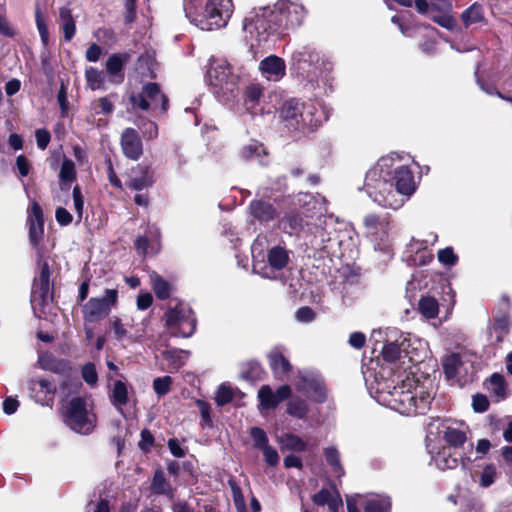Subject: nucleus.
Wrapping results in <instances>:
<instances>
[{"instance_id":"obj_63","label":"nucleus","mask_w":512,"mask_h":512,"mask_svg":"<svg viewBox=\"0 0 512 512\" xmlns=\"http://www.w3.org/2000/svg\"><path fill=\"white\" fill-rule=\"evenodd\" d=\"M55 218L58 224H60L61 226H67L73 220L71 213L63 207H59L56 209Z\"/></svg>"},{"instance_id":"obj_30","label":"nucleus","mask_w":512,"mask_h":512,"mask_svg":"<svg viewBox=\"0 0 512 512\" xmlns=\"http://www.w3.org/2000/svg\"><path fill=\"white\" fill-rule=\"evenodd\" d=\"M250 213L262 223L273 220L276 215V211L270 203L259 200L251 202Z\"/></svg>"},{"instance_id":"obj_14","label":"nucleus","mask_w":512,"mask_h":512,"mask_svg":"<svg viewBox=\"0 0 512 512\" xmlns=\"http://www.w3.org/2000/svg\"><path fill=\"white\" fill-rule=\"evenodd\" d=\"M409 346L410 340L404 338L397 329L387 330L386 342L381 349L383 359L388 363H394L405 357H408L409 361H414L409 355Z\"/></svg>"},{"instance_id":"obj_55","label":"nucleus","mask_w":512,"mask_h":512,"mask_svg":"<svg viewBox=\"0 0 512 512\" xmlns=\"http://www.w3.org/2000/svg\"><path fill=\"white\" fill-rule=\"evenodd\" d=\"M437 256L439 262L446 266H453L456 264L458 260L457 255L454 253L451 247H446L444 249L439 250Z\"/></svg>"},{"instance_id":"obj_44","label":"nucleus","mask_w":512,"mask_h":512,"mask_svg":"<svg viewBox=\"0 0 512 512\" xmlns=\"http://www.w3.org/2000/svg\"><path fill=\"white\" fill-rule=\"evenodd\" d=\"M418 310L425 318L433 319L438 315V303L433 297H422L418 303Z\"/></svg>"},{"instance_id":"obj_21","label":"nucleus","mask_w":512,"mask_h":512,"mask_svg":"<svg viewBox=\"0 0 512 512\" xmlns=\"http://www.w3.org/2000/svg\"><path fill=\"white\" fill-rule=\"evenodd\" d=\"M291 387L289 385L280 386L275 392L269 386H262L258 391L260 404L265 409H273L280 402L289 398Z\"/></svg>"},{"instance_id":"obj_17","label":"nucleus","mask_w":512,"mask_h":512,"mask_svg":"<svg viewBox=\"0 0 512 512\" xmlns=\"http://www.w3.org/2000/svg\"><path fill=\"white\" fill-rule=\"evenodd\" d=\"M437 430L442 434L443 439L452 447H460L467 440V426L463 422L450 419L438 422Z\"/></svg>"},{"instance_id":"obj_62","label":"nucleus","mask_w":512,"mask_h":512,"mask_svg":"<svg viewBox=\"0 0 512 512\" xmlns=\"http://www.w3.org/2000/svg\"><path fill=\"white\" fill-rule=\"evenodd\" d=\"M265 458V461L270 466H275L279 461V455L277 451L269 444L261 449Z\"/></svg>"},{"instance_id":"obj_19","label":"nucleus","mask_w":512,"mask_h":512,"mask_svg":"<svg viewBox=\"0 0 512 512\" xmlns=\"http://www.w3.org/2000/svg\"><path fill=\"white\" fill-rule=\"evenodd\" d=\"M259 71L266 80L278 82L286 74V64L281 57L269 55L260 61Z\"/></svg>"},{"instance_id":"obj_1","label":"nucleus","mask_w":512,"mask_h":512,"mask_svg":"<svg viewBox=\"0 0 512 512\" xmlns=\"http://www.w3.org/2000/svg\"><path fill=\"white\" fill-rule=\"evenodd\" d=\"M370 394L381 405L400 414H424L432 401L425 383L405 372L391 375V369L382 367L378 373H364Z\"/></svg>"},{"instance_id":"obj_22","label":"nucleus","mask_w":512,"mask_h":512,"mask_svg":"<svg viewBox=\"0 0 512 512\" xmlns=\"http://www.w3.org/2000/svg\"><path fill=\"white\" fill-rule=\"evenodd\" d=\"M121 148L127 158L132 160L140 158L143 153L142 141L134 129L127 128L122 132Z\"/></svg>"},{"instance_id":"obj_7","label":"nucleus","mask_w":512,"mask_h":512,"mask_svg":"<svg viewBox=\"0 0 512 512\" xmlns=\"http://www.w3.org/2000/svg\"><path fill=\"white\" fill-rule=\"evenodd\" d=\"M205 80L215 94L226 95L236 89L239 78L227 60L211 58Z\"/></svg>"},{"instance_id":"obj_15","label":"nucleus","mask_w":512,"mask_h":512,"mask_svg":"<svg viewBox=\"0 0 512 512\" xmlns=\"http://www.w3.org/2000/svg\"><path fill=\"white\" fill-rule=\"evenodd\" d=\"M295 388L316 402L326 399V391L322 378L313 372H299L294 381Z\"/></svg>"},{"instance_id":"obj_60","label":"nucleus","mask_w":512,"mask_h":512,"mask_svg":"<svg viewBox=\"0 0 512 512\" xmlns=\"http://www.w3.org/2000/svg\"><path fill=\"white\" fill-rule=\"evenodd\" d=\"M111 328L117 340H124L128 336V331L120 319L114 318L111 321Z\"/></svg>"},{"instance_id":"obj_35","label":"nucleus","mask_w":512,"mask_h":512,"mask_svg":"<svg viewBox=\"0 0 512 512\" xmlns=\"http://www.w3.org/2000/svg\"><path fill=\"white\" fill-rule=\"evenodd\" d=\"M390 508V498L384 495L371 496L364 504L365 512H390Z\"/></svg>"},{"instance_id":"obj_24","label":"nucleus","mask_w":512,"mask_h":512,"mask_svg":"<svg viewBox=\"0 0 512 512\" xmlns=\"http://www.w3.org/2000/svg\"><path fill=\"white\" fill-rule=\"evenodd\" d=\"M500 476L501 472L493 463L484 464L480 469L471 472L472 481L483 489H487L495 484Z\"/></svg>"},{"instance_id":"obj_50","label":"nucleus","mask_w":512,"mask_h":512,"mask_svg":"<svg viewBox=\"0 0 512 512\" xmlns=\"http://www.w3.org/2000/svg\"><path fill=\"white\" fill-rule=\"evenodd\" d=\"M172 382L170 376L155 378L153 381V389L159 397L164 396L170 391Z\"/></svg>"},{"instance_id":"obj_45","label":"nucleus","mask_w":512,"mask_h":512,"mask_svg":"<svg viewBox=\"0 0 512 512\" xmlns=\"http://www.w3.org/2000/svg\"><path fill=\"white\" fill-rule=\"evenodd\" d=\"M324 455H325V459H326L327 463L332 467L333 473L337 477L343 476L344 469L340 463V455H339L338 450L333 446L327 447L324 450Z\"/></svg>"},{"instance_id":"obj_57","label":"nucleus","mask_w":512,"mask_h":512,"mask_svg":"<svg viewBox=\"0 0 512 512\" xmlns=\"http://www.w3.org/2000/svg\"><path fill=\"white\" fill-rule=\"evenodd\" d=\"M82 377L88 385H96L98 381V374L95 365L92 363L85 364L82 368Z\"/></svg>"},{"instance_id":"obj_40","label":"nucleus","mask_w":512,"mask_h":512,"mask_svg":"<svg viewBox=\"0 0 512 512\" xmlns=\"http://www.w3.org/2000/svg\"><path fill=\"white\" fill-rule=\"evenodd\" d=\"M150 282L157 298L164 300L170 296L172 292V286L160 275L157 273H152L150 275Z\"/></svg>"},{"instance_id":"obj_53","label":"nucleus","mask_w":512,"mask_h":512,"mask_svg":"<svg viewBox=\"0 0 512 512\" xmlns=\"http://www.w3.org/2000/svg\"><path fill=\"white\" fill-rule=\"evenodd\" d=\"M250 436L256 448L262 449L268 445V437L265 431L259 427H252Z\"/></svg>"},{"instance_id":"obj_5","label":"nucleus","mask_w":512,"mask_h":512,"mask_svg":"<svg viewBox=\"0 0 512 512\" xmlns=\"http://www.w3.org/2000/svg\"><path fill=\"white\" fill-rule=\"evenodd\" d=\"M281 118L290 129L302 134L314 132L322 123V116L313 103L296 99L286 101L281 107Z\"/></svg>"},{"instance_id":"obj_13","label":"nucleus","mask_w":512,"mask_h":512,"mask_svg":"<svg viewBox=\"0 0 512 512\" xmlns=\"http://www.w3.org/2000/svg\"><path fill=\"white\" fill-rule=\"evenodd\" d=\"M130 100L134 107L141 110L160 109L161 113H165L168 109V99L156 83L144 85L141 93L132 95Z\"/></svg>"},{"instance_id":"obj_29","label":"nucleus","mask_w":512,"mask_h":512,"mask_svg":"<svg viewBox=\"0 0 512 512\" xmlns=\"http://www.w3.org/2000/svg\"><path fill=\"white\" fill-rule=\"evenodd\" d=\"M157 63L155 60V53L152 51H146L143 53L137 61L136 71L139 75L146 78H154L156 76L155 70Z\"/></svg>"},{"instance_id":"obj_33","label":"nucleus","mask_w":512,"mask_h":512,"mask_svg":"<svg viewBox=\"0 0 512 512\" xmlns=\"http://www.w3.org/2000/svg\"><path fill=\"white\" fill-rule=\"evenodd\" d=\"M279 228L289 235H297L303 229V219L298 213H289L280 219Z\"/></svg>"},{"instance_id":"obj_46","label":"nucleus","mask_w":512,"mask_h":512,"mask_svg":"<svg viewBox=\"0 0 512 512\" xmlns=\"http://www.w3.org/2000/svg\"><path fill=\"white\" fill-rule=\"evenodd\" d=\"M461 19L466 27L481 22L483 20L482 7L474 3L462 13Z\"/></svg>"},{"instance_id":"obj_11","label":"nucleus","mask_w":512,"mask_h":512,"mask_svg":"<svg viewBox=\"0 0 512 512\" xmlns=\"http://www.w3.org/2000/svg\"><path fill=\"white\" fill-rule=\"evenodd\" d=\"M319 62V52L309 46L295 50L291 56L292 69L309 82L316 81Z\"/></svg>"},{"instance_id":"obj_26","label":"nucleus","mask_w":512,"mask_h":512,"mask_svg":"<svg viewBox=\"0 0 512 512\" xmlns=\"http://www.w3.org/2000/svg\"><path fill=\"white\" fill-rule=\"evenodd\" d=\"M268 360L274 376L278 379H283L291 369L283 347H274L268 354Z\"/></svg>"},{"instance_id":"obj_6","label":"nucleus","mask_w":512,"mask_h":512,"mask_svg":"<svg viewBox=\"0 0 512 512\" xmlns=\"http://www.w3.org/2000/svg\"><path fill=\"white\" fill-rule=\"evenodd\" d=\"M64 422L73 431L88 435L96 425V416L88 400L82 397L72 398L63 411Z\"/></svg>"},{"instance_id":"obj_27","label":"nucleus","mask_w":512,"mask_h":512,"mask_svg":"<svg viewBox=\"0 0 512 512\" xmlns=\"http://www.w3.org/2000/svg\"><path fill=\"white\" fill-rule=\"evenodd\" d=\"M29 389L31 397L42 405L46 403V397L48 395H53L56 392V386L47 379H40L38 381L31 380Z\"/></svg>"},{"instance_id":"obj_36","label":"nucleus","mask_w":512,"mask_h":512,"mask_svg":"<svg viewBox=\"0 0 512 512\" xmlns=\"http://www.w3.org/2000/svg\"><path fill=\"white\" fill-rule=\"evenodd\" d=\"M282 450L302 452L306 449V443L297 435L286 433L277 438Z\"/></svg>"},{"instance_id":"obj_52","label":"nucleus","mask_w":512,"mask_h":512,"mask_svg":"<svg viewBox=\"0 0 512 512\" xmlns=\"http://www.w3.org/2000/svg\"><path fill=\"white\" fill-rule=\"evenodd\" d=\"M76 171L74 163L69 160L65 159L61 165L59 177L63 182H72L75 178Z\"/></svg>"},{"instance_id":"obj_41","label":"nucleus","mask_w":512,"mask_h":512,"mask_svg":"<svg viewBox=\"0 0 512 512\" xmlns=\"http://www.w3.org/2000/svg\"><path fill=\"white\" fill-rule=\"evenodd\" d=\"M110 400L114 406H124L128 402V389L127 385L121 381L116 380L110 394Z\"/></svg>"},{"instance_id":"obj_39","label":"nucleus","mask_w":512,"mask_h":512,"mask_svg":"<svg viewBox=\"0 0 512 512\" xmlns=\"http://www.w3.org/2000/svg\"><path fill=\"white\" fill-rule=\"evenodd\" d=\"M151 490L159 495H166L170 499L174 497V490L170 486V484L166 481L164 477V473L161 470H158L155 472L152 484H151Z\"/></svg>"},{"instance_id":"obj_49","label":"nucleus","mask_w":512,"mask_h":512,"mask_svg":"<svg viewBox=\"0 0 512 512\" xmlns=\"http://www.w3.org/2000/svg\"><path fill=\"white\" fill-rule=\"evenodd\" d=\"M242 155L246 159L261 158L262 155H265V150L262 144L252 142L243 147ZM259 162L262 163V160L259 159Z\"/></svg>"},{"instance_id":"obj_42","label":"nucleus","mask_w":512,"mask_h":512,"mask_svg":"<svg viewBox=\"0 0 512 512\" xmlns=\"http://www.w3.org/2000/svg\"><path fill=\"white\" fill-rule=\"evenodd\" d=\"M263 95V90L259 85L251 84L245 91V106L251 113H256V105Z\"/></svg>"},{"instance_id":"obj_43","label":"nucleus","mask_w":512,"mask_h":512,"mask_svg":"<svg viewBox=\"0 0 512 512\" xmlns=\"http://www.w3.org/2000/svg\"><path fill=\"white\" fill-rule=\"evenodd\" d=\"M135 247L140 254L152 255L159 251L160 244L158 240V232L153 241H149L145 236H139L135 241Z\"/></svg>"},{"instance_id":"obj_64","label":"nucleus","mask_w":512,"mask_h":512,"mask_svg":"<svg viewBox=\"0 0 512 512\" xmlns=\"http://www.w3.org/2000/svg\"><path fill=\"white\" fill-rule=\"evenodd\" d=\"M483 504L479 499L470 498L462 506V512H482Z\"/></svg>"},{"instance_id":"obj_56","label":"nucleus","mask_w":512,"mask_h":512,"mask_svg":"<svg viewBox=\"0 0 512 512\" xmlns=\"http://www.w3.org/2000/svg\"><path fill=\"white\" fill-rule=\"evenodd\" d=\"M501 454L503 457V468L506 473V475L509 477V482L512 485V447L511 446H504L501 449Z\"/></svg>"},{"instance_id":"obj_12","label":"nucleus","mask_w":512,"mask_h":512,"mask_svg":"<svg viewBox=\"0 0 512 512\" xmlns=\"http://www.w3.org/2000/svg\"><path fill=\"white\" fill-rule=\"evenodd\" d=\"M118 291L106 289L101 297L90 298L83 307L84 319L88 322H97L105 318L116 305Z\"/></svg>"},{"instance_id":"obj_4","label":"nucleus","mask_w":512,"mask_h":512,"mask_svg":"<svg viewBox=\"0 0 512 512\" xmlns=\"http://www.w3.org/2000/svg\"><path fill=\"white\" fill-rule=\"evenodd\" d=\"M234 11L232 0H184V12L201 30L225 27Z\"/></svg>"},{"instance_id":"obj_2","label":"nucleus","mask_w":512,"mask_h":512,"mask_svg":"<svg viewBox=\"0 0 512 512\" xmlns=\"http://www.w3.org/2000/svg\"><path fill=\"white\" fill-rule=\"evenodd\" d=\"M412 171L403 163L398 153L381 157L366 175L363 189L377 205L397 210L416 191Z\"/></svg>"},{"instance_id":"obj_28","label":"nucleus","mask_w":512,"mask_h":512,"mask_svg":"<svg viewBox=\"0 0 512 512\" xmlns=\"http://www.w3.org/2000/svg\"><path fill=\"white\" fill-rule=\"evenodd\" d=\"M130 54L127 52L112 54L106 62V71L117 82H122L124 74L122 72L124 65L129 61Z\"/></svg>"},{"instance_id":"obj_47","label":"nucleus","mask_w":512,"mask_h":512,"mask_svg":"<svg viewBox=\"0 0 512 512\" xmlns=\"http://www.w3.org/2000/svg\"><path fill=\"white\" fill-rule=\"evenodd\" d=\"M85 78L88 86L92 90H99L104 88L105 78L101 71L94 67H89L85 71Z\"/></svg>"},{"instance_id":"obj_54","label":"nucleus","mask_w":512,"mask_h":512,"mask_svg":"<svg viewBox=\"0 0 512 512\" xmlns=\"http://www.w3.org/2000/svg\"><path fill=\"white\" fill-rule=\"evenodd\" d=\"M233 399L232 389L224 384L220 385L215 396V401L219 406H223Z\"/></svg>"},{"instance_id":"obj_32","label":"nucleus","mask_w":512,"mask_h":512,"mask_svg":"<svg viewBox=\"0 0 512 512\" xmlns=\"http://www.w3.org/2000/svg\"><path fill=\"white\" fill-rule=\"evenodd\" d=\"M267 260L272 269L281 270L289 262V252L285 247L274 246L268 251Z\"/></svg>"},{"instance_id":"obj_37","label":"nucleus","mask_w":512,"mask_h":512,"mask_svg":"<svg viewBox=\"0 0 512 512\" xmlns=\"http://www.w3.org/2000/svg\"><path fill=\"white\" fill-rule=\"evenodd\" d=\"M433 459L437 468L443 471L455 469L459 464L458 457L447 449L438 452Z\"/></svg>"},{"instance_id":"obj_8","label":"nucleus","mask_w":512,"mask_h":512,"mask_svg":"<svg viewBox=\"0 0 512 512\" xmlns=\"http://www.w3.org/2000/svg\"><path fill=\"white\" fill-rule=\"evenodd\" d=\"M165 328L174 337L189 338L196 330V319L192 309L185 303L169 308L164 315Z\"/></svg>"},{"instance_id":"obj_51","label":"nucleus","mask_w":512,"mask_h":512,"mask_svg":"<svg viewBox=\"0 0 512 512\" xmlns=\"http://www.w3.org/2000/svg\"><path fill=\"white\" fill-rule=\"evenodd\" d=\"M431 20L447 30H454L456 27V20L449 13L432 15Z\"/></svg>"},{"instance_id":"obj_31","label":"nucleus","mask_w":512,"mask_h":512,"mask_svg":"<svg viewBox=\"0 0 512 512\" xmlns=\"http://www.w3.org/2000/svg\"><path fill=\"white\" fill-rule=\"evenodd\" d=\"M163 359L168 362L167 370L169 372L177 371L188 359L189 352L180 349H169L162 353Z\"/></svg>"},{"instance_id":"obj_48","label":"nucleus","mask_w":512,"mask_h":512,"mask_svg":"<svg viewBox=\"0 0 512 512\" xmlns=\"http://www.w3.org/2000/svg\"><path fill=\"white\" fill-rule=\"evenodd\" d=\"M490 390L498 399H504L506 397V385L501 375L493 374L490 377Z\"/></svg>"},{"instance_id":"obj_9","label":"nucleus","mask_w":512,"mask_h":512,"mask_svg":"<svg viewBox=\"0 0 512 512\" xmlns=\"http://www.w3.org/2000/svg\"><path fill=\"white\" fill-rule=\"evenodd\" d=\"M365 236L374 244L375 249L386 250L390 243V218L387 215L370 213L364 216Z\"/></svg>"},{"instance_id":"obj_34","label":"nucleus","mask_w":512,"mask_h":512,"mask_svg":"<svg viewBox=\"0 0 512 512\" xmlns=\"http://www.w3.org/2000/svg\"><path fill=\"white\" fill-rule=\"evenodd\" d=\"M286 412L293 418L304 419L309 413V405L306 400L294 396L287 402Z\"/></svg>"},{"instance_id":"obj_58","label":"nucleus","mask_w":512,"mask_h":512,"mask_svg":"<svg viewBox=\"0 0 512 512\" xmlns=\"http://www.w3.org/2000/svg\"><path fill=\"white\" fill-rule=\"evenodd\" d=\"M73 203H74V210L77 214L78 221H81L83 216V208H84V198L81 193V190L79 186H75L73 188Z\"/></svg>"},{"instance_id":"obj_20","label":"nucleus","mask_w":512,"mask_h":512,"mask_svg":"<svg viewBox=\"0 0 512 512\" xmlns=\"http://www.w3.org/2000/svg\"><path fill=\"white\" fill-rule=\"evenodd\" d=\"M437 240L436 234H431L425 240L412 239L408 245L409 252L415 253L411 255L412 261L415 265H426L433 259V254L427 249L429 245H433Z\"/></svg>"},{"instance_id":"obj_10","label":"nucleus","mask_w":512,"mask_h":512,"mask_svg":"<svg viewBox=\"0 0 512 512\" xmlns=\"http://www.w3.org/2000/svg\"><path fill=\"white\" fill-rule=\"evenodd\" d=\"M40 272L35 278L32 293L31 306L35 313L42 311L52 302V290L50 287V268L46 260L39 259Z\"/></svg>"},{"instance_id":"obj_16","label":"nucleus","mask_w":512,"mask_h":512,"mask_svg":"<svg viewBox=\"0 0 512 512\" xmlns=\"http://www.w3.org/2000/svg\"><path fill=\"white\" fill-rule=\"evenodd\" d=\"M509 310V300L506 296H503L495 311L493 324L489 328L491 336H495L497 342H501L509 333L512 325Z\"/></svg>"},{"instance_id":"obj_38","label":"nucleus","mask_w":512,"mask_h":512,"mask_svg":"<svg viewBox=\"0 0 512 512\" xmlns=\"http://www.w3.org/2000/svg\"><path fill=\"white\" fill-rule=\"evenodd\" d=\"M59 17L64 38L66 41H69L74 37L76 31L75 21L72 17L71 10L68 7H62L59 11Z\"/></svg>"},{"instance_id":"obj_25","label":"nucleus","mask_w":512,"mask_h":512,"mask_svg":"<svg viewBox=\"0 0 512 512\" xmlns=\"http://www.w3.org/2000/svg\"><path fill=\"white\" fill-rule=\"evenodd\" d=\"M443 369L447 379L457 383L461 382L466 373L465 364L456 353H451L443 359Z\"/></svg>"},{"instance_id":"obj_3","label":"nucleus","mask_w":512,"mask_h":512,"mask_svg":"<svg viewBox=\"0 0 512 512\" xmlns=\"http://www.w3.org/2000/svg\"><path fill=\"white\" fill-rule=\"evenodd\" d=\"M306 16L307 10L300 1L278 0L273 7H260L251 11L243 21V29L260 43L270 33L301 26Z\"/></svg>"},{"instance_id":"obj_61","label":"nucleus","mask_w":512,"mask_h":512,"mask_svg":"<svg viewBox=\"0 0 512 512\" xmlns=\"http://www.w3.org/2000/svg\"><path fill=\"white\" fill-rule=\"evenodd\" d=\"M472 407L475 412H485L489 407V401L485 395L477 394L472 399Z\"/></svg>"},{"instance_id":"obj_18","label":"nucleus","mask_w":512,"mask_h":512,"mask_svg":"<svg viewBox=\"0 0 512 512\" xmlns=\"http://www.w3.org/2000/svg\"><path fill=\"white\" fill-rule=\"evenodd\" d=\"M29 240L36 247L44 233L43 211L36 201H31L28 209Z\"/></svg>"},{"instance_id":"obj_23","label":"nucleus","mask_w":512,"mask_h":512,"mask_svg":"<svg viewBox=\"0 0 512 512\" xmlns=\"http://www.w3.org/2000/svg\"><path fill=\"white\" fill-rule=\"evenodd\" d=\"M127 185L129 188L141 191L150 187L153 184L152 173L146 164H137L133 167L128 174Z\"/></svg>"},{"instance_id":"obj_59","label":"nucleus","mask_w":512,"mask_h":512,"mask_svg":"<svg viewBox=\"0 0 512 512\" xmlns=\"http://www.w3.org/2000/svg\"><path fill=\"white\" fill-rule=\"evenodd\" d=\"M95 114L109 115L113 112L114 106L107 97L100 98L94 105Z\"/></svg>"}]
</instances>
